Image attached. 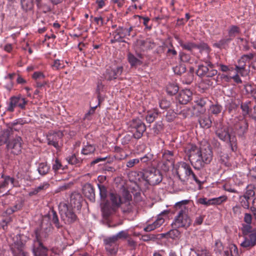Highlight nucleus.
Masks as SVG:
<instances>
[{
	"label": "nucleus",
	"instance_id": "obj_18",
	"mask_svg": "<svg viewBox=\"0 0 256 256\" xmlns=\"http://www.w3.org/2000/svg\"><path fill=\"white\" fill-rule=\"evenodd\" d=\"M192 92L188 89L182 90L178 96V100L182 104H186L190 102L192 97Z\"/></svg>",
	"mask_w": 256,
	"mask_h": 256
},
{
	"label": "nucleus",
	"instance_id": "obj_33",
	"mask_svg": "<svg viewBox=\"0 0 256 256\" xmlns=\"http://www.w3.org/2000/svg\"><path fill=\"white\" fill-rule=\"evenodd\" d=\"M178 91V87L174 84H170L166 87V92L170 95H174Z\"/></svg>",
	"mask_w": 256,
	"mask_h": 256
},
{
	"label": "nucleus",
	"instance_id": "obj_28",
	"mask_svg": "<svg viewBox=\"0 0 256 256\" xmlns=\"http://www.w3.org/2000/svg\"><path fill=\"white\" fill-rule=\"evenodd\" d=\"M248 125L245 120H242L238 124H236L235 128L239 130L240 134H243L247 129Z\"/></svg>",
	"mask_w": 256,
	"mask_h": 256
},
{
	"label": "nucleus",
	"instance_id": "obj_61",
	"mask_svg": "<svg viewBox=\"0 0 256 256\" xmlns=\"http://www.w3.org/2000/svg\"><path fill=\"white\" fill-rule=\"evenodd\" d=\"M128 233L126 231L124 230H122L118 232L116 234L114 235L118 240V239L126 238L128 237Z\"/></svg>",
	"mask_w": 256,
	"mask_h": 256
},
{
	"label": "nucleus",
	"instance_id": "obj_64",
	"mask_svg": "<svg viewBox=\"0 0 256 256\" xmlns=\"http://www.w3.org/2000/svg\"><path fill=\"white\" fill-rule=\"evenodd\" d=\"M247 91H250L252 96L256 100V88H252L251 86H248L246 87Z\"/></svg>",
	"mask_w": 256,
	"mask_h": 256
},
{
	"label": "nucleus",
	"instance_id": "obj_22",
	"mask_svg": "<svg viewBox=\"0 0 256 256\" xmlns=\"http://www.w3.org/2000/svg\"><path fill=\"white\" fill-rule=\"evenodd\" d=\"M254 58V54L252 53H250L247 54H244L241 56L240 58L238 61V64L236 66L237 68H244V66H246V62H248L250 60Z\"/></svg>",
	"mask_w": 256,
	"mask_h": 256
},
{
	"label": "nucleus",
	"instance_id": "obj_3",
	"mask_svg": "<svg viewBox=\"0 0 256 256\" xmlns=\"http://www.w3.org/2000/svg\"><path fill=\"white\" fill-rule=\"evenodd\" d=\"M142 176L147 183L152 186L159 184L162 180V174L159 170L156 168L144 170Z\"/></svg>",
	"mask_w": 256,
	"mask_h": 256
},
{
	"label": "nucleus",
	"instance_id": "obj_13",
	"mask_svg": "<svg viewBox=\"0 0 256 256\" xmlns=\"http://www.w3.org/2000/svg\"><path fill=\"white\" fill-rule=\"evenodd\" d=\"M3 180L0 181V193L7 194L10 186H14V178L10 176H2Z\"/></svg>",
	"mask_w": 256,
	"mask_h": 256
},
{
	"label": "nucleus",
	"instance_id": "obj_1",
	"mask_svg": "<svg viewBox=\"0 0 256 256\" xmlns=\"http://www.w3.org/2000/svg\"><path fill=\"white\" fill-rule=\"evenodd\" d=\"M186 152L191 164L196 169L209 164L212 158V152L208 146L200 149L194 145H190L186 148Z\"/></svg>",
	"mask_w": 256,
	"mask_h": 256
},
{
	"label": "nucleus",
	"instance_id": "obj_43",
	"mask_svg": "<svg viewBox=\"0 0 256 256\" xmlns=\"http://www.w3.org/2000/svg\"><path fill=\"white\" fill-rule=\"evenodd\" d=\"M227 200V196H222L218 198H212V204L218 205L220 204L222 202H226Z\"/></svg>",
	"mask_w": 256,
	"mask_h": 256
},
{
	"label": "nucleus",
	"instance_id": "obj_53",
	"mask_svg": "<svg viewBox=\"0 0 256 256\" xmlns=\"http://www.w3.org/2000/svg\"><path fill=\"white\" fill-rule=\"evenodd\" d=\"M66 160L68 164H78L80 160L77 158L74 154H72L66 158Z\"/></svg>",
	"mask_w": 256,
	"mask_h": 256
},
{
	"label": "nucleus",
	"instance_id": "obj_32",
	"mask_svg": "<svg viewBox=\"0 0 256 256\" xmlns=\"http://www.w3.org/2000/svg\"><path fill=\"white\" fill-rule=\"evenodd\" d=\"M202 47V46L196 44L192 42H188L185 43L184 45H182V48L188 50H192L194 48H198L201 50Z\"/></svg>",
	"mask_w": 256,
	"mask_h": 256
},
{
	"label": "nucleus",
	"instance_id": "obj_19",
	"mask_svg": "<svg viewBox=\"0 0 256 256\" xmlns=\"http://www.w3.org/2000/svg\"><path fill=\"white\" fill-rule=\"evenodd\" d=\"M84 194L90 201L94 202L95 200V193L93 186L90 184H86L82 188Z\"/></svg>",
	"mask_w": 256,
	"mask_h": 256
},
{
	"label": "nucleus",
	"instance_id": "obj_36",
	"mask_svg": "<svg viewBox=\"0 0 256 256\" xmlns=\"http://www.w3.org/2000/svg\"><path fill=\"white\" fill-rule=\"evenodd\" d=\"M255 194L254 191V186L253 185L250 184L247 186L246 188V192L243 196H246L250 199L253 197Z\"/></svg>",
	"mask_w": 256,
	"mask_h": 256
},
{
	"label": "nucleus",
	"instance_id": "obj_55",
	"mask_svg": "<svg viewBox=\"0 0 256 256\" xmlns=\"http://www.w3.org/2000/svg\"><path fill=\"white\" fill-rule=\"evenodd\" d=\"M50 184L48 182H44L40 184L38 186L36 187L38 192L44 190L48 188Z\"/></svg>",
	"mask_w": 256,
	"mask_h": 256
},
{
	"label": "nucleus",
	"instance_id": "obj_48",
	"mask_svg": "<svg viewBox=\"0 0 256 256\" xmlns=\"http://www.w3.org/2000/svg\"><path fill=\"white\" fill-rule=\"evenodd\" d=\"M209 68V66H204V65L199 66L197 74L198 76H203L206 74L207 72H208V70Z\"/></svg>",
	"mask_w": 256,
	"mask_h": 256
},
{
	"label": "nucleus",
	"instance_id": "obj_6",
	"mask_svg": "<svg viewBox=\"0 0 256 256\" xmlns=\"http://www.w3.org/2000/svg\"><path fill=\"white\" fill-rule=\"evenodd\" d=\"M182 172L184 173V176L186 179L188 180L189 178H192L198 184H201L202 182L196 176L193 172L190 165L185 162H180L178 164L176 174L180 178V176Z\"/></svg>",
	"mask_w": 256,
	"mask_h": 256
},
{
	"label": "nucleus",
	"instance_id": "obj_11",
	"mask_svg": "<svg viewBox=\"0 0 256 256\" xmlns=\"http://www.w3.org/2000/svg\"><path fill=\"white\" fill-rule=\"evenodd\" d=\"M22 139L20 136H16L12 140L8 142V149L14 154H19L22 150Z\"/></svg>",
	"mask_w": 256,
	"mask_h": 256
},
{
	"label": "nucleus",
	"instance_id": "obj_5",
	"mask_svg": "<svg viewBox=\"0 0 256 256\" xmlns=\"http://www.w3.org/2000/svg\"><path fill=\"white\" fill-rule=\"evenodd\" d=\"M216 134L222 140L228 142L232 147V150H235L236 148H235V146H233L235 142V138L230 136L229 132V128L228 126H222L220 124L216 127Z\"/></svg>",
	"mask_w": 256,
	"mask_h": 256
},
{
	"label": "nucleus",
	"instance_id": "obj_16",
	"mask_svg": "<svg viewBox=\"0 0 256 256\" xmlns=\"http://www.w3.org/2000/svg\"><path fill=\"white\" fill-rule=\"evenodd\" d=\"M123 68L118 66L114 69H107L104 74L106 79L111 80L118 78L122 73Z\"/></svg>",
	"mask_w": 256,
	"mask_h": 256
},
{
	"label": "nucleus",
	"instance_id": "obj_21",
	"mask_svg": "<svg viewBox=\"0 0 256 256\" xmlns=\"http://www.w3.org/2000/svg\"><path fill=\"white\" fill-rule=\"evenodd\" d=\"M224 256H239L237 246L234 244H229L224 250Z\"/></svg>",
	"mask_w": 256,
	"mask_h": 256
},
{
	"label": "nucleus",
	"instance_id": "obj_54",
	"mask_svg": "<svg viewBox=\"0 0 256 256\" xmlns=\"http://www.w3.org/2000/svg\"><path fill=\"white\" fill-rule=\"evenodd\" d=\"M52 66L54 68L58 70L64 68V64L62 61L59 60H54Z\"/></svg>",
	"mask_w": 256,
	"mask_h": 256
},
{
	"label": "nucleus",
	"instance_id": "obj_23",
	"mask_svg": "<svg viewBox=\"0 0 256 256\" xmlns=\"http://www.w3.org/2000/svg\"><path fill=\"white\" fill-rule=\"evenodd\" d=\"M180 234V232L174 228V229L171 230L166 233L160 234V237L162 238H171L172 240H176L178 238Z\"/></svg>",
	"mask_w": 256,
	"mask_h": 256
},
{
	"label": "nucleus",
	"instance_id": "obj_58",
	"mask_svg": "<svg viewBox=\"0 0 256 256\" xmlns=\"http://www.w3.org/2000/svg\"><path fill=\"white\" fill-rule=\"evenodd\" d=\"M139 163L138 158H134L129 160L126 164V167L132 168L134 166L135 164Z\"/></svg>",
	"mask_w": 256,
	"mask_h": 256
},
{
	"label": "nucleus",
	"instance_id": "obj_17",
	"mask_svg": "<svg viewBox=\"0 0 256 256\" xmlns=\"http://www.w3.org/2000/svg\"><path fill=\"white\" fill-rule=\"evenodd\" d=\"M256 244V233L244 235V240L241 246L244 248H249Z\"/></svg>",
	"mask_w": 256,
	"mask_h": 256
},
{
	"label": "nucleus",
	"instance_id": "obj_47",
	"mask_svg": "<svg viewBox=\"0 0 256 256\" xmlns=\"http://www.w3.org/2000/svg\"><path fill=\"white\" fill-rule=\"evenodd\" d=\"M100 191V195L101 198H105L107 195V190L106 187L102 184H98Z\"/></svg>",
	"mask_w": 256,
	"mask_h": 256
},
{
	"label": "nucleus",
	"instance_id": "obj_52",
	"mask_svg": "<svg viewBox=\"0 0 256 256\" xmlns=\"http://www.w3.org/2000/svg\"><path fill=\"white\" fill-rule=\"evenodd\" d=\"M222 106L218 104L212 105L210 107V110L211 112L214 114H218L220 113L222 111Z\"/></svg>",
	"mask_w": 256,
	"mask_h": 256
},
{
	"label": "nucleus",
	"instance_id": "obj_34",
	"mask_svg": "<svg viewBox=\"0 0 256 256\" xmlns=\"http://www.w3.org/2000/svg\"><path fill=\"white\" fill-rule=\"evenodd\" d=\"M158 112L156 110L149 111L146 117V122L150 124L158 116Z\"/></svg>",
	"mask_w": 256,
	"mask_h": 256
},
{
	"label": "nucleus",
	"instance_id": "obj_29",
	"mask_svg": "<svg viewBox=\"0 0 256 256\" xmlns=\"http://www.w3.org/2000/svg\"><path fill=\"white\" fill-rule=\"evenodd\" d=\"M50 170V166L46 162L40 163L38 168V173L41 175L46 174Z\"/></svg>",
	"mask_w": 256,
	"mask_h": 256
},
{
	"label": "nucleus",
	"instance_id": "obj_40",
	"mask_svg": "<svg viewBox=\"0 0 256 256\" xmlns=\"http://www.w3.org/2000/svg\"><path fill=\"white\" fill-rule=\"evenodd\" d=\"M240 32V30L238 27L236 26H231L228 30V36L230 38H232L236 36Z\"/></svg>",
	"mask_w": 256,
	"mask_h": 256
},
{
	"label": "nucleus",
	"instance_id": "obj_37",
	"mask_svg": "<svg viewBox=\"0 0 256 256\" xmlns=\"http://www.w3.org/2000/svg\"><path fill=\"white\" fill-rule=\"evenodd\" d=\"M21 4L24 10H30L33 7V0H21Z\"/></svg>",
	"mask_w": 256,
	"mask_h": 256
},
{
	"label": "nucleus",
	"instance_id": "obj_9",
	"mask_svg": "<svg viewBox=\"0 0 256 256\" xmlns=\"http://www.w3.org/2000/svg\"><path fill=\"white\" fill-rule=\"evenodd\" d=\"M10 100L7 110L10 112H14L16 107L24 109L28 102L26 99L20 96H12L10 98Z\"/></svg>",
	"mask_w": 256,
	"mask_h": 256
},
{
	"label": "nucleus",
	"instance_id": "obj_12",
	"mask_svg": "<svg viewBox=\"0 0 256 256\" xmlns=\"http://www.w3.org/2000/svg\"><path fill=\"white\" fill-rule=\"evenodd\" d=\"M130 126L132 128L136 129L134 138L136 139L140 138L146 130L144 124L138 118L133 119L130 122Z\"/></svg>",
	"mask_w": 256,
	"mask_h": 256
},
{
	"label": "nucleus",
	"instance_id": "obj_44",
	"mask_svg": "<svg viewBox=\"0 0 256 256\" xmlns=\"http://www.w3.org/2000/svg\"><path fill=\"white\" fill-rule=\"evenodd\" d=\"M102 211L104 216L107 218L111 214L112 212V210L107 204H106L104 206L102 207Z\"/></svg>",
	"mask_w": 256,
	"mask_h": 256
},
{
	"label": "nucleus",
	"instance_id": "obj_62",
	"mask_svg": "<svg viewBox=\"0 0 256 256\" xmlns=\"http://www.w3.org/2000/svg\"><path fill=\"white\" fill-rule=\"evenodd\" d=\"M180 58L181 61L183 62H188L190 60V56L182 52L180 54Z\"/></svg>",
	"mask_w": 256,
	"mask_h": 256
},
{
	"label": "nucleus",
	"instance_id": "obj_38",
	"mask_svg": "<svg viewBox=\"0 0 256 256\" xmlns=\"http://www.w3.org/2000/svg\"><path fill=\"white\" fill-rule=\"evenodd\" d=\"M154 155L150 152H148L144 156L138 158L139 162H141L142 163L148 164L152 161Z\"/></svg>",
	"mask_w": 256,
	"mask_h": 256
},
{
	"label": "nucleus",
	"instance_id": "obj_35",
	"mask_svg": "<svg viewBox=\"0 0 256 256\" xmlns=\"http://www.w3.org/2000/svg\"><path fill=\"white\" fill-rule=\"evenodd\" d=\"M110 198L114 206H118L121 204V199L120 196L114 193L110 194Z\"/></svg>",
	"mask_w": 256,
	"mask_h": 256
},
{
	"label": "nucleus",
	"instance_id": "obj_26",
	"mask_svg": "<svg viewBox=\"0 0 256 256\" xmlns=\"http://www.w3.org/2000/svg\"><path fill=\"white\" fill-rule=\"evenodd\" d=\"M200 126L204 128H209L212 124V120L208 116H204L199 119Z\"/></svg>",
	"mask_w": 256,
	"mask_h": 256
},
{
	"label": "nucleus",
	"instance_id": "obj_46",
	"mask_svg": "<svg viewBox=\"0 0 256 256\" xmlns=\"http://www.w3.org/2000/svg\"><path fill=\"white\" fill-rule=\"evenodd\" d=\"M118 240L114 235L108 237L104 240V243L105 246H108V245H117L116 242Z\"/></svg>",
	"mask_w": 256,
	"mask_h": 256
},
{
	"label": "nucleus",
	"instance_id": "obj_2",
	"mask_svg": "<svg viewBox=\"0 0 256 256\" xmlns=\"http://www.w3.org/2000/svg\"><path fill=\"white\" fill-rule=\"evenodd\" d=\"M189 202V200H185L175 204L174 208L178 213L172 223L174 228L186 230L190 226L192 220L188 216V208L187 206Z\"/></svg>",
	"mask_w": 256,
	"mask_h": 256
},
{
	"label": "nucleus",
	"instance_id": "obj_50",
	"mask_svg": "<svg viewBox=\"0 0 256 256\" xmlns=\"http://www.w3.org/2000/svg\"><path fill=\"white\" fill-rule=\"evenodd\" d=\"M232 38H224L220 40L218 42L214 44V46L217 48H220L225 44H228L230 40Z\"/></svg>",
	"mask_w": 256,
	"mask_h": 256
},
{
	"label": "nucleus",
	"instance_id": "obj_7",
	"mask_svg": "<svg viewBox=\"0 0 256 256\" xmlns=\"http://www.w3.org/2000/svg\"><path fill=\"white\" fill-rule=\"evenodd\" d=\"M36 240H34L32 251L35 256H47V249L42 244L38 230L35 231Z\"/></svg>",
	"mask_w": 256,
	"mask_h": 256
},
{
	"label": "nucleus",
	"instance_id": "obj_31",
	"mask_svg": "<svg viewBox=\"0 0 256 256\" xmlns=\"http://www.w3.org/2000/svg\"><path fill=\"white\" fill-rule=\"evenodd\" d=\"M206 63L208 66H209V68L206 76V77L212 78L216 75L218 74V70L214 68V64L210 62H208Z\"/></svg>",
	"mask_w": 256,
	"mask_h": 256
},
{
	"label": "nucleus",
	"instance_id": "obj_45",
	"mask_svg": "<svg viewBox=\"0 0 256 256\" xmlns=\"http://www.w3.org/2000/svg\"><path fill=\"white\" fill-rule=\"evenodd\" d=\"M164 213H168V212L164 211L162 212V214L159 215L156 220L154 222L153 224L154 226L156 227V228H159L164 224V220L163 218L162 217V215Z\"/></svg>",
	"mask_w": 256,
	"mask_h": 256
},
{
	"label": "nucleus",
	"instance_id": "obj_27",
	"mask_svg": "<svg viewBox=\"0 0 256 256\" xmlns=\"http://www.w3.org/2000/svg\"><path fill=\"white\" fill-rule=\"evenodd\" d=\"M48 218L54 223L56 228H60V226L59 223L58 216L56 212L52 210L48 214Z\"/></svg>",
	"mask_w": 256,
	"mask_h": 256
},
{
	"label": "nucleus",
	"instance_id": "obj_20",
	"mask_svg": "<svg viewBox=\"0 0 256 256\" xmlns=\"http://www.w3.org/2000/svg\"><path fill=\"white\" fill-rule=\"evenodd\" d=\"M142 56L140 54H138L136 56L131 53L128 54V60L132 66L140 65L142 64Z\"/></svg>",
	"mask_w": 256,
	"mask_h": 256
},
{
	"label": "nucleus",
	"instance_id": "obj_49",
	"mask_svg": "<svg viewBox=\"0 0 256 256\" xmlns=\"http://www.w3.org/2000/svg\"><path fill=\"white\" fill-rule=\"evenodd\" d=\"M106 250L110 254H116L118 250L117 245H108L105 246Z\"/></svg>",
	"mask_w": 256,
	"mask_h": 256
},
{
	"label": "nucleus",
	"instance_id": "obj_57",
	"mask_svg": "<svg viewBox=\"0 0 256 256\" xmlns=\"http://www.w3.org/2000/svg\"><path fill=\"white\" fill-rule=\"evenodd\" d=\"M132 138H134V133L133 134H126L123 138L122 143L124 144L129 143L132 140Z\"/></svg>",
	"mask_w": 256,
	"mask_h": 256
},
{
	"label": "nucleus",
	"instance_id": "obj_10",
	"mask_svg": "<svg viewBox=\"0 0 256 256\" xmlns=\"http://www.w3.org/2000/svg\"><path fill=\"white\" fill-rule=\"evenodd\" d=\"M244 221L245 224L242 225V232L244 235L256 233V229L252 225V216L250 213L244 214Z\"/></svg>",
	"mask_w": 256,
	"mask_h": 256
},
{
	"label": "nucleus",
	"instance_id": "obj_42",
	"mask_svg": "<svg viewBox=\"0 0 256 256\" xmlns=\"http://www.w3.org/2000/svg\"><path fill=\"white\" fill-rule=\"evenodd\" d=\"M250 101H247L245 102L242 103L240 106L242 112L244 116H246L249 114L250 108Z\"/></svg>",
	"mask_w": 256,
	"mask_h": 256
},
{
	"label": "nucleus",
	"instance_id": "obj_56",
	"mask_svg": "<svg viewBox=\"0 0 256 256\" xmlns=\"http://www.w3.org/2000/svg\"><path fill=\"white\" fill-rule=\"evenodd\" d=\"M168 56L172 58L177 54V52L174 50L172 45L170 44V48H168L166 52Z\"/></svg>",
	"mask_w": 256,
	"mask_h": 256
},
{
	"label": "nucleus",
	"instance_id": "obj_39",
	"mask_svg": "<svg viewBox=\"0 0 256 256\" xmlns=\"http://www.w3.org/2000/svg\"><path fill=\"white\" fill-rule=\"evenodd\" d=\"M95 150L94 146L92 144H87L82 150V154L84 155L91 154Z\"/></svg>",
	"mask_w": 256,
	"mask_h": 256
},
{
	"label": "nucleus",
	"instance_id": "obj_25",
	"mask_svg": "<svg viewBox=\"0 0 256 256\" xmlns=\"http://www.w3.org/2000/svg\"><path fill=\"white\" fill-rule=\"evenodd\" d=\"M116 34L114 38L117 40L122 38L128 36V32L127 28L119 26L116 30Z\"/></svg>",
	"mask_w": 256,
	"mask_h": 256
},
{
	"label": "nucleus",
	"instance_id": "obj_14",
	"mask_svg": "<svg viewBox=\"0 0 256 256\" xmlns=\"http://www.w3.org/2000/svg\"><path fill=\"white\" fill-rule=\"evenodd\" d=\"M62 136L63 134L60 132H58L50 135L48 138V144L52 145L56 149H58L60 148V142Z\"/></svg>",
	"mask_w": 256,
	"mask_h": 256
},
{
	"label": "nucleus",
	"instance_id": "obj_41",
	"mask_svg": "<svg viewBox=\"0 0 256 256\" xmlns=\"http://www.w3.org/2000/svg\"><path fill=\"white\" fill-rule=\"evenodd\" d=\"M52 168L55 172H58L60 170H63L64 169V167L62 164L58 159H56L54 162Z\"/></svg>",
	"mask_w": 256,
	"mask_h": 256
},
{
	"label": "nucleus",
	"instance_id": "obj_60",
	"mask_svg": "<svg viewBox=\"0 0 256 256\" xmlns=\"http://www.w3.org/2000/svg\"><path fill=\"white\" fill-rule=\"evenodd\" d=\"M173 153L171 151H165L163 154L162 157L164 160L170 161L172 159Z\"/></svg>",
	"mask_w": 256,
	"mask_h": 256
},
{
	"label": "nucleus",
	"instance_id": "obj_24",
	"mask_svg": "<svg viewBox=\"0 0 256 256\" xmlns=\"http://www.w3.org/2000/svg\"><path fill=\"white\" fill-rule=\"evenodd\" d=\"M14 256H26V253L22 249V244L18 243L15 244L14 248H12Z\"/></svg>",
	"mask_w": 256,
	"mask_h": 256
},
{
	"label": "nucleus",
	"instance_id": "obj_15",
	"mask_svg": "<svg viewBox=\"0 0 256 256\" xmlns=\"http://www.w3.org/2000/svg\"><path fill=\"white\" fill-rule=\"evenodd\" d=\"M18 124V122L13 124V126L10 128L4 130L0 132V146L5 144H7V142L12 134L13 130H16L17 129L14 128V126Z\"/></svg>",
	"mask_w": 256,
	"mask_h": 256
},
{
	"label": "nucleus",
	"instance_id": "obj_51",
	"mask_svg": "<svg viewBox=\"0 0 256 256\" xmlns=\"http://www.w3.org/2000/svg\"><path fill=\"white\" fill-rule=\"evenodd\" d=\"M198 202L200 204H203L208 206L212 204V198L207 199L206 198H200L198 199Z\"/></svg>",
	"mask_w": 256,
	"mask_h": 256
},
{
	"label": "nucleus",
	"instance_id": "obj_8",
	"mask_svg": "<svg viewBox=\"0 0 256 256\" xmlns=\"http://www.w3.org/2000/svg\"><path fill=\"white\" fill-rule=\"evenodd\" d=\"M206 98H202L194 100L195 104L192 106L193 110L188 108V112L186 116H192L194 114H202L205 112L206 110L205 105L206 104Z\"/></svg>",
	"mask_w": 256,
	"mask_h": 256
},
{
	"label": "nucleus",
	"instance_id": "obj_59",
	"mask_svg": "<svg viewBox=\"0 0 256 256\" xmlns=\"http://www.w3.org/2000/svg\"><path fill=\"white\" fill-rule=\"evenodd\" d=\"M242 210L240 206L236 205L232 208V212L236 216H240L242 214Z\"/></svg>",
	"mask_w": 256,
	"mask_h": 256
},
{
	"label": "nucleus",
	"instance_id": "obj_4",
	"mask_svg": "<svg viewBox=\"0 0 256 256\" xmlns=\"http://www.w3.org/2000/svg\"><path fill=\"white\" fill-rule=\"evenodd\" d=\"M61 218L66 224L74 222L76 216L72 210V206H68L64 202H61L58 206Z\"/></svg>",
	"mask_w": 256,
	"mask_h": 256
},
{
	"label": "nucleus",
	"instance_id": "obj_30",
	"mask_svg": "<svg viewBox=\"0 0 256 256\" xmlns=\"http://www.w3.org/2000/svg\"><path fill=\"white\" fill-rule=\"evenodd\" d=\"M250 198H246V196L243 195L240 196H239V202L240 204V206L242 207L245 209H249L250 208V202H249Z\"/></svg>",
	"mask_w": 256,
	"mask_h": 256
},
{
	"label": "nucleus",
	"instance_id": "obj_63",
	"mask_svg": "<svg viewBox=\"0 0 256 256\" xmlns=\"http://www.w3.org/2000/svg\"><path fill=\"white\" fill-rule=\"evenodd\" d=\"M186 70V68L183 66H176L174 68V71L175 74H180L182 72H184Z\"/></svg>",
	"mask_w": 256,
	"mask_h": 256
}]
</instances>
